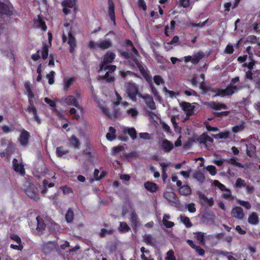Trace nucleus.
<instances>
[{
    "label": "nucleus",
    "instance_id": "5701e85b",
    "mask_svg": "<svg viewBox=\"0 0 260 260\" xmlns=\"http://www.w3.org/2000/svg\"><path fill=\"white\" fill-rule=\"evenodd\" d=\"M109 5V16L110 17L111 20L113 22L114 24H115V18L114 13V4L112 0H108Z\"/></svg>",
    "mask_w": 260,
    "mask_h": 260
},
{
    "label": "nucleus",
    "instance_id": "338daca9",
    "mask_svg": "<svg viewBox=\"0 0 260 260\" xmlns=\"http://www.w3.org/2000/svg\"><path fill=\"white\" fill-rule=\"evenodd\" d=\"M187 208L190 213H194L196 211V208L194 203L188 204L187 205Z\"/></svg>",
    "mask_w": 260,
    "mask_h": 260
},
{
    "label": "nucleus",
    "instance_id": "4c0bfd02",
    "mask_svg": "<svg viewBox=\"0 0 260 260\" xmlns=\"http://www.w3.org/2000/svg\"><path fill=\"white\" fill-rule=\"evenodd\" d=\"M163 91H165L166 93H168L169 95V97L171 99H174L176 98V96L179 95V92H175L174 91L170 90L168 89L166 86L164 87Z\"/></svg>",
    "mask_w": 260,
    "mask_h": 260
},
{
    "label": "nucleus",
    "instance_id": "ddd939ff",
    "mask_svg": "<svg viewBox=\"0 0 260 260\" xmlns=\"http://www.w3.org/2000/svg\"><path fill=\"white\" fill-rule=\"evenodd\" d=\"M208 105L213 110H220L221 109H226L227 106L224 104L220 102L212 101L209 102Z\"/></svg>",
    "mask_w": 260,
    "mask_h": 260
},
{
    "label": "nucleus",
    "instance_id": "603ef678",
    "mask_svg": "<svg viewBox=\"0 0 260 260\" xmlns=\"http://www.w3.org/2000/svg\"><path fill=\"white\" fill-rule=\"evenodd\" d=\"M137 6L139 9L144 11L147 10V5L144 0H138Z\"/></svg>",
    "mask_w": 260,
    "mask_h": 260
},
{
    "label": "nucleus",
    "instance_id": "2eb2a0df",
    "mask_svg": "<svg viewBox=\"0 0 260 260\" xmlns=\"http://www.w3.org/2000/svg\"><path fill=\"white\" fill-rule=\"evenodd\" d=\"M15 149V144L12 142L9 143L5 152H1L0 155L2 157H9L13 152Z\"/></svg>",
    "mask_w": 260,
    "mask_h": 260
},
{
    "label": "nucleus",
    "instance_id": "20e7f679",
    "mask_svg": "<svg viewBox=\"0 0 260 260\" xmlns=\"http://www.w3.org/2000/svg\"><path fill=\"white\" fill-rule=\"evenodd\" d=\"M242 89L241 85H236L234 84H229L225 89H218L217 93L213 95L212 97L225 96H231L235 93H237Z\"/></svg>",
    "mask_w": 260,
    "mask_h": 260
},
{
    "label": "nucleus",
    "instance_id": "2f4dec72",
    "mask_svg": "<svg viewBox=\"0 0 260 260\" xmlns=\"http://www.w3.org/2000/svg\"><path fill=\"white\" fill-rule=\"evenodd\" d=\"M144 241L147 245L151 246L154 245L155 242V239L150 234H146L144 237Z\"/></svg>",
    "mask_w": 260,
    "mask_h": 260
},
{
    "label": "nucleus",
    "instance_id": "c85d7f7f",
    "mask_svg": "<svg viewBox=\"0 0 260 260\" xmlns=\"http://www.w3.org/2000/svg\"><path fill=\"white\" fill-rule=\"evenodd\" d=\"M170 216L169 214H165L163 216L162 223L167 228H171L174 226V223L167 220L170 219Z\"/></svg>",
    "mask_w": 260,
    "mask_h": 260
},
{
    "label": "nucleus",
    "instance_id": "4d7b16f0",
    "mask_svg": "<svg viewBox=\"0 0 260 260\" xmlns=\"http://www.w3.org/2000/svg\"><path fill=\"white\" fill-rule=\"evenodd\" d=\"M213 184L215 186L217 187L221 191H224L226 188L225 186L221 183L218 180H215L214 181Z\"/></svg>",
    "mask_w": 260,
    "mask_h": 260
},
{
    "label": "nucleus",
    "instance_id": "393cba45",
    "mask_svg": "<svg viewBox=\"0 0 260 260\" xmlns=\"http://www.w3.org/2000/svg\"><path fill=\"white\" fill-rule=\"evenodd\" d=\"M75 81L74 78L70 77L68 78H64L63 79V90L65 91H68L69 88L73 84Z\"/></svg>",
    "mask_w": 260,
    "mask_h": 260
},
{
    "label": "nucleus",
    "instance_id": "37998d69",
    "mask_svg": "<svg viewBox=\"0 0 260 260\" xmlns=\"http://www.w3.org/2000/svg\"><path fill=\"white\" fill-rule=\"evenodd\" d=\"M246 183L244 180L242 179L241 178H238L236 181L235 186L237 188H241L242 187H245Z\"/></svg>",
    "mask_w": 260,
    "mask_h": 260
},
{
    "label": "nucleus",
    "instance_id": "09e8293b",
    "mask_svg": "<svg viewBox=\"0 0 260 260\" xmlns=\"http://www.w3.org/2000/svg\"><path fill=\"white\" fill-rule=\"evenodd\" d=\"M153 80L154 83L157 85L165 83L164 80L159 75H155L153 77Z\"/></svg>",
    "mask_w": 260,
    "mask_h": 260
},
{
    "label": "nucleus",
    "instance_id": "13d9d810",
    "mask_svg": "<svg viewBox=\"0 0 260 260\" xmlns=\"http://www.w3.org/2000/svg\"><path fill=\"white\" fill-rule=\"evenodd\" d=\"M179 3L180 7L187 8L190 5V0H179Z\"/></svg>",
    "mask_w": 260,
    "mask_h": 260
},
{
    "label": "nucleus",
    "instance_id": "58836bf2",
    "mask_svg": "<svg viewBox=\"0 0 260 260\" xmlns=\"http://www.w3.org/2000/svg\"><path fill=\"white\" fill-rule=\"evenodd\" d=\"M183 109L185 112H187L188 113H191L194 110V106H192L189 103L185 102L183 104Z\"/></svg>",
    "mask_w": 260,
    "mask_h": 260
},
{
    "label": "nucleus",
    "instance_id": "de8ad7c7",
    "mask_svg": "<svg viewBox=\"0 0 260 260\" xmlns=\"http://www.w3.org/2000/svg\"><path fill=\"white\" fill-rule=\"evenodd\" d=\"M224 191L225 192L222 193V198L227 200H231L232 199L231 191L228 188H226Z\"/></svg>",
    "mask_w": 260,
    "mask_h": 260
},
{
    "label": "nucleus",
    "instance_id": "0eeeda50",
    "mask_svg": "<svg viewBox=\"0 0 260 260\" xmlns=\"http://www.w3.org/2000/svg\"><path fill=\"white\" fill-rule=\"evenodd\" d=\"M79 98L80 94L78 93H76V96L70 95L65 98L64 102L69 106H73L78 109H80L81 106L78 101Z\"/></svg>",
    "mask_w": 260,
    "mask_h": 260
},
{
    "label": "nucleus",
    "instance_id": "412c9836",
    "mask_svg": "<svg viewBox=\"0 0 260 260\" xmlns=\"http://www.w3.org/2000/svg\"><path fill=\"white\" fill-rule=\"evenodd\" d=\"M197 141L200 143L206 144L207 142L212 143L213 139L207 133H204L197 138Z\"/></svg>",
    "mask_w": 260,
    "mask_h": 260
},
{
    "label": "nucleus",
    "instance_id": "473e14b6",
    "mask_svg": "<svg viewBox=\"0 0 260 260\" xmlns=\"http://www.w3.org/2000/svg\"><path fill=\"white\" fill-rule=\"evenodd\" d=\"M70 144L73 147L76 148H79L80 146V142L79 139L74 135L71 137L69 139Z\"/></svg>",
    "mask_w": 260,
    "mask_h": 260
},
{
    "label": "nucleus",
    "instance_id": "69168bd1",
    "mask_svg": "<svg viewBox=\"0 0 260 260\" xmlns=\"http://www.w3.org/2000/svg\"><path fill=\"white\" fill-rule=\"evenodd\" d=\"M37 25L39 27L41 28L44 30H46L47 29V27L44 21L41 19H39L38 20Z\"/></svg>",
    "mask_w": 260,
    "mask_h": 260
},
{
    "label": "nucleus",
    "instance_id": "680f3d73",
    "mask_svg": "<svg viewBox=\"0 0 260 260\" xmlns=\"http://www.w3.org/2000/svg\"><path fill=\"white\" fill-rule=\"evenodd\" d=\"M234 51V49L232 44H229L226 47H225V49L224 50V52L225 53L231 54L233 53Z\"/></svg>",
    "mask_w": 260,
    "mask_h": 260
},
{
    "label": "nucleus",
    "instance_id": "3c124183",
    "mask_svg": "<svg viewBox=\"0 0 260 260\" xmlns=\"http://www.w3.org/2000/svg\"><path fill=\"white\" fill-rule=\"evenodd\" d=\"M129 228L126 223L121 222L119 227V230L121 232H126L129 231Z\"/></svg>",
    "mask_w": 260,
    "mask_h": 260
},
{
    "label": "nucleus",
    "instance_id": "cd10ccee",
    "mask_svg": "<svg viewBox=\"0 0 260 260\" xmlns=\"http://www.w3.org/2000/svg\"><path fill=\"white\" fill-rule=\"evenodd\" d=\"M193 178L200 183H203L205 181L204 174L200 171L195 172L193 173Z\"/></svg>",
    "mask_w": 260,
    "mask_h": 260
},
{
    "label": "nucleus",
    "instance_id": "79ce46f5",
    "mask_svg": "<svg viewBox=\"0 0 260 260\" xmlns=\"http://www.w3.org/2000/svg\"><path fill=\"white\" fill-rule=\"evenodd\" d=\"M76 0H64L62 3V5L63 7L72 8L75 4Z\"/></svg>",
    "mask_w": 260,
    "mask_h": 260
},
{
    "label": "nucleus",
    "instance_id": "8fccbe9b",
    "mask_svg": "<svg viewBox=\"0 0 260 260\" xmlns=\"http://www.w3.org/2000/svg\"><path fill=\"white\" fill-rule=\"evenodd\" d=\"M42 57L44 59H46L48 55V47L47 45H45L41 50Z\"/></svg>",
    "mask_w": 260,
    "mask_h": 260
},
{
    "label": "nucleus",
    "instance_id": "864d4df0",
    "mask_svg": "<svg viewBox=\"0 0 260 260\" xmlns=\"http://www.w3.org/2000/svg\"><path fill=\"white\" fill-rule=\"evenodd\" d=\"M124 150V147L122 146H118L112 148V154L114 155H116L120 152Z\"/></svg>",
    "mask_w": 260,
    "mask_h": 260
},
{
    "label": "nucleus",
    "instance_id": "c756f323",
    "mask_svg": "<svg viewBox=\"0 0 260 260\" xmlns=\"http://www.w3.org/2000/svg\"><path fill=\"white\" fill-rule=\"evenodd\" d=\"M38 222V226L37 228V230L40 232L41 234L42 232L45 229L46 225L44 223V221L40 217V216H38L36 218Z\"/></svg>",
    "mask_w": 260,
    "mask_h": 260
},
{
    "label": "nucleus",
    "instance_id": "ea45409f",
    "mask_svg": "<svg viewBox=\"0 0 260 260\" xmlns=\"http://www.w3.org/2000/svg\"><path fill=\"white\" fill-rule=\"evenodd\" d=\"M99 107L101 110L108 117L111 118L112 117V116L110 113L108 108L105 105L100 104H99Z\"/></svg>",
    "mask_w": 260,
    "mask_h": 260
},
{
    "label": "nucleus",
    "instance_id": "f704fd0d",
    "mask_svg": "<svg viewBox=\"0 0 260 260\" xmlns=\"http://www.w3.org/2000/svg\"><path fill=\"white\" fill-rule=\"evenodd\" d=\"M180 218L186 228H190L192 226V223L190 222L189 218L183 215H180Z\"/></svg>",
    "mask_w": 260,
    "mask_h": 260
},
{
    "label": "nucleus",
    "instance_id": "a19ab883",
    "mask_svg": "<svg viewBox=\"0 0 260 260\" xmlns=\"http://www.w3.org/2000/svg\"><path fill=\"white\" fill-rule=\"evenodd\" d=\"M74 212L71 209H69L66 215V219L68 222H71L74 219Z\"/></svg>",
    "mask_w": 260,
    "mask_h": 260
},
{
    "label": "nucleus",
    "instance_id": "4468645a",
    "mask_svg": "<svg viewBox=\"0 0 260 260\" xmlns=\"http://www.w3.org/2000/svg\"><path fill=\"white\" fill-rule=\"evenodd\" d=\"M225 161L228 164H230L233 166L238 167L240 168H249L250 166V164L246 163L245 164L243 165L240 162L237 161V160L234 157H231L229 159H227Z\"/></svg>",
    "mask_w": 260,
    "mask_h": 260
},
{
    "label": "nucleus",
    "instance_id": "6e6552de",
    "mask_svg": "<svg viewBox=\"0 0 260 260\" xmlns=\"http://www.w3.org/2000/svg\"><path fill=\"white\" fill-rule=\"evenodd\" d=\"M26 194L31 199L37 200L39 199L38 188L34 184L28 186L25 190Z\"/></svg>",
    "mask_w": 260,
    "mask_h": 260
},
{
    "label": "nucleus",
    "instance_id": "c03bdc74",
    "mask_svg": "<svg viewBox=\"0 0 260 260\" xmlns=\"http://www.w3.org/2000/svg\"><path fill=\"white\" fill-rule=\"evenodd\" d=\"M113 234V230L112 229L107 230L102 229L100 233V235L101 237H104L106 235H111Z\"/></svg>",
    "mask_w": 260,
    "mask_h": 260
},
{
    "label": "nucleus",
    "instance_id": "7c9ffc66",
    "mask_svg": "<svg viewBox=\"0 0 260 260\" xmlns=\"http://www.w3.org/2000/svg\"><path fill=\"white\" fill-rule=\"evenodd\" d=\"M10 13L11 12L10 11L9 7L4 3H0V15H9L10 14Z\"/></svg>",
    "mask_w": 260,
    "mask_h": 260
},
{
    "label": "nucleus",
    "instance_id": "dca6fc26",
    "mask_svg": "<svg viewBox=\"0 0 260 260\" xmlns=\"http://www.w3.org/2000/svg\"><path fill=\"white\" fill-rule=\"evenodd\" d=\"M57 247V244L56 242H49L48 243L45 244L43 248V251L45 253H48L56 249Z\"/></svg>",
    "mask_w": 260,
    "mask_h": 260
},
{
    "label": "nucleus",
    "instance_id": "bb28decb",
    "mask_svg": "<svg viewBox=\"0 0 260 260\" xmlns=\"http://www.w3.org/2000/svg\"><path fill=\"white\" fill-rule=\"evenodd\" d=\"M179 193L185 196L190 195L191 193L190 187L188 185H184L179 189Z\"/></svg>",
    "mask_w": 260,
    "mask_h": 260
},
{
    "label": "nucleus",
    "instance_id": "f257e3e1",
    "mask_svg": "<svg viewBox=\"0 0 260 260\" xmlns=\"http://www.w3.org/2000/svg\"><path fill=\"white\" fill-rule=\"evenodd\" d=\"M115 57V54L111 52H108L104 55L103 61L100 65L99 70L100 75L99 80H104L106 82L111 83L114 81V78L111 74L116 70V66L114 65H108L111 63Z\"/></svg>",
    "mask_w": 260,
    "mask_h": 260
},
{
    "label": "nucleus",
    "instance_id": "5fc2aeb1",
    "mask_svg": "<svg viewBox=\"0 0 260 260\" xmlns=\"http://www.w3.org/2000/svg\"><path fill=\"white\" fill-rule=\"evenodd\" d=\"M206 169L212 176H214L217 173L216 168L214 166H208L206 168Z\"/></svg>",
    "mask_w": 260,
    "mask_h": 260
},
{
    "label": "nucleus",
    "instance_id": "f8f14e48",
    "mask_svg": "<svg viewBox=\"0 0 260 260\" xmlns=\"http://www.w3.org/2000/svg\"><path fill=\"white\" fill-rule=\"evenodd\" d=\"M128 105L129 104L127 102L121 103L120 107L119 108V112L118 111H116L115 113V116L117 117L122 114L124 115H128L130 113V109H127L126 110H124L125 108L128 107Z\"/></svg>",
    "mask_w": 260,
    "mask_h": 260
},
{
    "label": "nucleus",
    "instance_id": "aec40b11",
    "mask_svg": "<svg viewBox=\"0 0 260 260\" xmlns=\"http://www.w3.org/2000/svg\"><path fill=\"white\" fill-rule=\"evenodd\" d=\"M205 55V53L202 51L194 53L192 56V63L193 64H197L204 57Z\"/></svg>",
    "mask_w": 260,
    "mask_h": 260
},
{
    "label": "nucleus",
    "instance_id": "0e129e2a",
    "mask_svg": "<svg viewBox=\"0 0 260 260\" xmlns=\"http://www.w3.org/2000/svg\"><path fill=\"white\" fill-rule=\"evenodd\" d=\"M197 239L201 243L205 244V240L203 233L201 232L198 233L197 236Z\"/></svg>",
    "mask_w": 260,
    "mask_h": 260
},
{
    "label": "nucleus",
    "instance_id": "e433bc0d",
    "mask_svg": "<svg viewBox=\"0 0 260 260\" xmlns=\"http://www.w3.org/2000/svg\"><path fill=\"white\" fill-rule=\"evenodd\" d=\"M139 219L134 211H131V221L135 227L139 225Z\"/></svg>",
    "mask_w": 260,
    "mask_h": 260
},
{
    "label": "nucleus",
    "instance_id": "9b49d317",
    "mask_svg": "<svg viewBox=\"0 0 260 260\" xmlns=\"http://www.w3.org/2000/svg\"><path fill=\"white\" fill-rule=\"evenodd\" d=\"M231 214L232 217L239 219H242L244 216L243 210L239 206H236L233 208Z\"/></svg>",
    "mask_w": 260,
    "mask_h": 260
},
{
    "label": "nucleus",
    "instance_id": "774afa93",
    "mask_svg": "<svg viewBox=\"0 0 260 260\" xmlns=\"http://www.w3.org/2000/svg\"><path fill=\"white\" fill-rule=\"evenodd\" d=\"M208 21V19H206L205 21H204L203 22H200L199 23H192L191 24V26L193 27H203L205 26V25L207 24Z\"/></svg>",
    "mask_w": 260,
    "mask_h": 260
},
{
    "label": "nucleus",
    "instance_id": "49530a36",
    "mask_svg": "<svg viewBox=\"0 0 260 260\" xmlns=\"http://www.w3.org/2000/svg\"><path fill=\"white\" fill-rule=\"evenodd\" d=\"M237 202H238V203L240 205L244 207L247 210H249V209H251V205L250 203L248 201H243V200H238Z\"/></svg>",
    "mask_w": 260,
    "mask_h": 260
},
{
    "label": "nucleus",
    "instance_id": "423d86ee",
    "mask_svg": "<svg viewBox=\"0 0 260 260\" xmlns=\"http://www.w3.org/2000/svg\"><path fill=\"white\" fill-rule=\"evenodd\" d=\"M164 197L169 202L171 206L175 207L178 206L179 200L174 192L166 191L164 193Z\"/></svg>",
    "mask_w": 260,
    "mask_h": 260
},
{
    "label": "nucleus",
    "instance_id": "e2e57ef3",
    "mask_svg": "<svg viewBox=\"0 0 260 260\" xmlns=\"http://www.w3.org/2000/svg\"><path fill=\"white\" fill-rule=\"evenodd\" d=\"M174 253L173 250H169L167 253V257L166 260H176V258L174 255Z\"/></svg>",
    "mask_w": 260,
    "mask_h": 260
},
{
    "label": "nucleus",
    "instance_id": "a18cd8bd",
    "mask_svg": "<svg viewBox=\"0 0 260 260\" xmlns=\"http://www.w3.org/2000/svg\"><path fill=\"white\" fill-rule=\"evenodd\" d=\"M69 153V151L64 150L62 147H59L56 148V154L58 156L61 157Z\"/></svg>",
    "mask_w": 260,
    "mask_h": 260
},
{
    "label": "nucleus",
    "instance_id": "6e6d98bb",
    "mask_svg": "<svg viewBox=\"0 0 260 260\" xmlns=\"http://www.w3.org/2000/svg\"><path fill=\"white\" fill-rule=\"evenodd\" d=\"M55 72L54 71H51L47 75L46 77L48 79V82L49 84H53L54 83V77Z\"/></svg>",
    "mask_w": 260,
    "mask_h": 260
},
{
    "label": "nucleus",
    "instance_id": "a211bd4d",
    "mask_svg": "<svg viewBox=\"0 0 260 260\" xmlns=\"http://www.w3.org/2000/svg\"><path fill=\"white\" fill-rule=\"evenodd\" d=\"M259 217L256 212H253L249 215L248 222L252 225H257L259 223Z\"/></svg>",
    "mask_w": 260,
    "mask_h": 260
},
{
    "label": "nucleus",
    "instance_id": "6ab92c4d",
    "mask_svg": "<svg viewBox=\"0 0 260 260\" xmlns=\"http://www.w3.org/2000/svg\"><path fill=\"white\" fill-rule=\"evenodd\" d=\"M245 146L247 155L250 157H253L256 153V146L252 143L246 144Z\"/></svg>",
    "mask_w": 260,
    "mask_h": 260
},
{
    "label": "nucleus",
    "instance_id": "7ed1b4c3",
    "mask_svg": "<svg viewBox=\"0 0 260 260\" xmlns=\"http://www.w3.org/2000/svg\"><path fill=\"white\" fill-rule=\"evenodd\" d=\"M136 95H138L139 97L142 98L146 101L147 106L151 109L154 110L156 108L155 103L153 101V98L149 95L145 94L142 95L141 93L139 92L138 89L135 86V83H131V100L133 101H136Z\"/></svg>",
    "mask_w": 260,
    "mask_h": 260
},
{
    "label": "nucleus",
    "instance_id": "39448f33",
    "mask_svg": "<svg viewBox=\"0 0 260 260\" xmlns=\"http://www.w3.org/2000/svg\"><path fill=\"white\" fill-rule=\"evenodd\" d=\"M112 44V42L110 40H100L98 42L91 41L89 43V47L93 49L100 48L105 50L110 48Z\"/></svg>",
    "mask_w": 260,
    "mask_h": 260
},
{
    "label": "nucleus",
    "instance_id": "b1692460",
    "mask_svg": "<svg viewBox=\"0 0 260 260\" xmlns=\"http://www.w3.org/2000/svg\"><path fill=\"white\" fill-rule=\"evenodd\" d=\"M162 150L165 152H170L174 148L172 143L167 139H165L162 142Z\"/></svg>",
    "mask_w": 260,
    "mask_h": 260
},
{
    "label": "nucleus",
    "instance_id": "72a5a7b5",
    "mask_svg": "<svg viewBox=\"0 0 260 260\" xmlns=\"http://www.w3.org/2000/svg\"><path fill=\"white\" fill-rule=\"evenodd\" d=\"M245 127V122L242 121V122L238 125L234 126L232 127V130L234 133H237L243 131Z\"/></svg>",
    "mask_w": 260,
    "mask_h": 260
},
{
    "label": "nucleus",
    "instance_id": "c9c22d12",
    "mask_svg": "<svg viewBox=\"0 0 260 260\" xmlns=\"http://www.w3.org/2000/svg\"><path fill=\"white\" fill-rule=\"evenodd\" d=\"M43 184V188L41 192L43 194H45L47 193L48 187H52L54 186V184L53 183H49V182L47 180H44Z\"/></svg>",
    "mask_w": 260,
    "mask_h": 260
},
{
    "label": "nucleus",
    "instance_id": "f03ea898",
    "mask_svg": "<svg viewBox=\"0 0 260 260\" xmlns=\"http://www.w3.org/2000/svg\"><path fill=\"white\" fill-rule=\"evenodd\" d=\"M136 64L140 71V74L149 84L151 92L154 95L155 99L158 101L160 102L162 100V98L161 96L159 95L157 90L154 86L152 83V77L150 76L149 74L148 73L149 71L147 70V68H145V67L143 66L138 61H136Z\"/></svg>",
    "mask_w": 260,
    "mask_h": 260
},
{
    "label": "nucleus",
    "instance_id": "1a4fd4ad",
    "mask_svg": "<svg viewBox=\"0 0 260 260\" xmlns=\"http://www.w3.org/2000/svg\"><path fill=\"white\" fill-rule=\"evenodd\" d=\"M30 136V134L28 132L24 129H21L18 138L20 144L24 146H26L28 144Z\"/></svg>",
    "mask_w": 260,
    "mask_h": 260
},
{
    "label": "nucleus",
    "instance_id": "f3484780",
    "mask_svg": "<svg viewBox=\"0 0 260 260\" xmlns=\"http://www.w3.org/2000/svg\"><path fill=\"white\" fill-rule=\"evenodd\" d=\"M144 186L147 190L151 193L155 192L158 190L157 184L152 182L146 181L144 183Z\"/></svg>",
    "mask_w": 260,
    "mask_h": 260
},
{
    "label": "nucleus",
    "instance_id": "a878e982",
    "mask_svg": "<svg viewBox=\"0 0 260 260\" xmlns=\"http://www.w3.org/2000/svg\"><path fill=\"white\" fill-rule=\"evenodd\" d=\"M13 168L16 172H19L22 175L24 173L23 166L21 164H19L18 163V160L15 158L13 160Z\"/></svg>",
    "mask_w": 260,
    "mask_h": 260
},
{
    "label": "nucleus",
    "instance_id": "bf43d9fd",
    "mask_svg": "<svg viewBox=\"0 0 260 260\" xmlns=\"http://www.w3.org/2000/svg\"><path fill=\"white\" fill-rule=\"evenodd\" d=\"M218 89V88H211L210 87H209V86L206 85L202 91L204 93H206L208 91H211V92L215 93V94H216Z\"/></svg>",
    "mask_w": 260,
    "mask_h": 260
},
{
    "label": "nucleus",
    "instance_id": "4be33fe9",
    "mask_svg": "<svg viewBox=\"0 0 260 260\" xmlns=\"http://www.w3.org/2000/svg\"><path fill=\"white\" fill-rule=\"evenodd\" d=\"M68 36V44L70 46V52L72 53L74 52L75 48L76 47V39L71 32H69Z\"/></svg>",
    "mask_w": 260,
    "mask_h": 260
},
{
    "label": "nucleus",
    "instance_id": "9d476101",
    "mask_svg": "<svg viewBox=\"0 0 260 260\" xmlns=\"http://www.w3.org/2000/svg\"><path fill=\"white\" fill-rule=\"evenodd\" d=\"M140 57L141 56L139 55L137 50L135 48L133 43L131 42V60L134 61V64H133L134 67H137L138 68L136 64L137 61H138L143 66L142 62L139 60Z\"/></svg>",
    "mask_w": 260,
    "mask_h": 260
},
{
    "label": "nucleus",
    "instance_id": "052dcab7",
    "mask_svg": "<svg viewBox=\"0 0 260 260\" xmlns=\"http://www.w3.org/2000/svg\"><path fill=\"white\" fill-rule=\"evenodd\" d=\"M218 137L220 139H227L230 136V132L229 131H225L224 132H221L217 135Z\"/></svg>",
    "mask_w": 260,
    "mask_h": 260
}]
</instances>
